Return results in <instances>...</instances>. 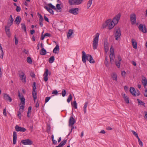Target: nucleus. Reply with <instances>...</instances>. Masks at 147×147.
Wrapping results in <instances>:
<instances>
[{
    "label": "nucleus",
    "mask_w": 147,
    "mask_h": 147,
    "mask_svg": "<svg viewBox=\"0 0 147 147\" xmlns=\"http://www.w3.org/2000/svg\"><path fill=\"white\" fill-rule=\"evenodd\" d=\"M51 36V34L49 33H46L44 34V36Z\"/></svg>",
    "instance_id": "338daca9"
},
{
    "label": "nucleus",
    "mask_w": 147,
    "mask_h": 147,
    "mask_svg": "<svg viewBox=\"0 0 147 147\" xmlns=\"http://www.w3.org/2000/svg\"><path fill=\"white\" fill-rule=\"evenodd\" d=\"M131 131L132 133L137 138V139L139 138V137L138 134L135 131H134L131 130Z\"/></svg>",
    "instance_id": "37998d69"
},
{
    "label": "nucleus",
    "mask_w": 147,
    "mask_h": 147,
    "mask_svg": "<svg viewBox=\"0 0 147 147\" xmlns=\"http://www.w3.org/2000/svg\"><path fill=\"white\" fill-rule=\"evenodd\" d=\"M30 75L32 78H34L35 77V75L34 73L32 72H30Z\"/></svg>",
    "instance_id": "3c124183"
},
{
    "label": "nucleus",
    "mask_w": 147,
    "mask_h": 147,
    "mask_svg": "<svg viewBox=\"0 0 147 147\" xmlns=\"http://www.w3.org/2000/svg\"><path fill=\"white\" fill-rule=\"evenodd\" d=\"M59 47L58 45H57L54 48L53 50V52L54 53H59Z\"/></svg>",
    "instance_id": "5701e85b"
},
{
    "label": "nucleus",
    "mask_w": 147,
    "mask_h": 147,
    "mask_svg": "<svg viewBox=\"0 0 147 147\" xmlns=\"http://www.w3.org/2000/svg\"><path fill=\"white\" fill-rule=\"evenodd\" d=\"M51 138L52 140V141L53 142V144H56L57 143V141L54 139V136L53 135H52L51 136Z\"/></svg>",
    "instance_id": "de8ad7c7"
},
{
    "label": "nucleus",
    "mask_w": 147,
    "mask_h": 147,
    "mask_svg": "<svg viewBox=\"0 0 147 147\" xmlns=\"http://www.w3.org/2000/svg\"><path fill=\"white\" fill-rule=\"evenodd\" d=\"M142 83L144 86V88H145L146 86L147 85V80L146 78L144 77V79H143L142 80Z\"/></svg>",
    "instance_id": "bb28decb"
},
{
    "label": "nucleus",
    "mask_w": 147,
    "mask_h": 147,
    "mask_svg": "<svg viewBox=\"0 0 147 147\" xmlns=\"http://www.w3.org/2000/svg\"><path fill=\"white\" fill-rule=\"evenodd\" d=\"M73 32V30H72L70 29L69 30L67 34V36L68 38L69 39V38L72 34Z\"/></svg>",
    "instance_id": "7c9ffc66"
},
{
    "label": "nucleus",
    "mask_w": 147,
    "mask_h": 147,
    "mask_svg": "<svg viewBox=\"0 0 147 147\" xmlns=\"http://www.w3.org/2000/svg\"><path fill=\"white\" fill-rule=\"evenodd\" d=\"M43 20H39V25L41 27H42L43 24L42 21Z\"/></svg>",
    "instance_id": "8fccbe9b"
},
{
    "label": "nucleus",
    "mask_w": 147,
    "mask_h": 147,
    "mask_svg": "<svg viewBox=\"0 0 147 147\" xmlns=\"http://www.w3.org/2000/svg\"><path fill=\"white\" fill-rule=\"evenodd\" d=\"M44 76V80L45 81L47 82L48 80V76Z\"/></svg>",
    "instance_id": "0e129e2a"
},
{
    "label": "nucleus",
    "mask_w": 147,
    "mask_h": 147,
    "mask_svg": "<svg viewBox=\"0 0 147 147\" xmlns=\"http://www.w3.org/2000/svg\"><path fill=\"white\" fill-rule=\"evenodd\" d=\"M54 57L53 56H52L49 58V63H51L54 62Z\"/></svg>",
    "instance_id": "c9c22d12"
},
{
    "label": "nucleus",
    "mask_w": 147,
    "mask_h": 147,
    "mask_svg": "<svg viewBox=\"0 0 147 147\" xmlns=\"http://www.w3.org/2000/svg\"><path fill=\"white\" fill-rule=\"evenodd\" d=\"M22 74L21 75V74H19L20 77L21 79L23 82H26V76L25 74L23 72H22Z\"/></svg>",
    "instance_id": "a211bd4d"
},
{
    "label": "nucleus",
    "mask_w": 147,
    "mask_h": 147,
    "mask_svg": "<svg viewBox=\"0 0 147 147\" xmlns=\"http://www.w3.org/2000/svg\"><path fill=\"white\" fill-rule=\"evenodd\" d=\"M32 97L34 102L37 98V92L36 91V83L35 82H33L32 85Z\"/></svg>",
    "instance_id": "423d86ee"
},
{
    "label": "nucleus",
    "mask_w": 147,
    "mask_h": 147,
    "mask_svg": "<svg viewBox=\"0 0 147 147\" xmlns=\"http://www.w3.org/2000/svg\"><path fill=\"white\" fill-rule=\"evenodd\" d=\"M121 16L120 14L119 13L113 19L112 21L115 24V25L118 22Z\"/></svg>",
    "instance_id": "ddd939ff"
},
{
    "label": "nucleus",
    "mask_w": 147,
    "mask_h": 147,
    "mask_svg": "<svg viewBox=\"0 0 147 147\" xmlns=\"http://www.w3.org/2000/svg\"><path fill=\"white\" fill-rule=\"evenodd\" d=\"M110 52V54L109 57L110 59L111 62V63L112 61L113 60V61L115 58L114 49L112 46H111V47Z\"/></svg>",
    "instance_id": "6e6552de"
},
{
    "label": "nucleus",
    "mask_w": 147,
    "mask_h": 147,
    "mask_svg": "<svg viewBox=\"0 0 147 147\" xmlns=\"http://www.w3.org/2000/svg\"><path fill=\"white\" fill-rule=\"evenodd\" d=\"M136 17L134 13H133L130 15V20L131 24L132 25L136 23Z\"/></svg>",
    "instance_id": "9b49d317"
},
{
    "label": "nucleus",
    "mask_w": 147,
    "mask_h": 147,
    "mask_svg": "<svg viewBox=\"0 0 147 147\" xmlns=\"http://www.w3.org/2000/svg\"><path fill=\"white\" fill-rule=\"evenodd\" d=\"M23 112H20L19 111H18V117H19V118L20 119H21V113H22Z\"/></svg>",
    "instance_id": "5fc2aeb1"
},
{
    "label": "nucleus",
    "mask_w": 147,
    "mask_h": 147,
    "mask_svg": "<svg viewBox=\"0 0 147 147\" xmlns=\"http://www.w3.org/2000/svg\"><path fill=\"white\" fill-rule=\"evenodd\" d=\"M21 20V18L20 16H18L16 17L15 20V22H16V24L18 25L20 23Z\"/></svg>",
    "instance_id": "393cba45"
},
{
    "label": "nucleus",
    "mask_w": 147,
    "mask_h": 147,
    "mask_svg": "<svg viewBox=\"0 0 147 147\" xmlns=\"http://www.w3.org/2000/svg\"><path fill=\"white\" fill-rule=\"evenodd\" d=\"M89 102L88 101L86 102L84 104V113H86V108L88 105Z\"/></svg>",
    "instance_id": "c756f323"
},
{
    "label": "nucleus",
    "mask_w": 147,
    "mask_h": 147,
    "mask_svg": "<svg viewBox=\"0 0 147 147\" xmlns=\"http://www.w3.org/2000/svg\"><path fill=\"white\" fill-rule=\"evenodd\" d=\"M115 31L114 37L115 40H117L120 38L121 35V32L120 28L119 27H115Z\"/></svg>",
    "instance_id": "39448f33"
},
{
    "label": "nucleus",
    "mask_w": 147,
    "mask_h": 147,
    "mask_svg": "<svg viewBox=\"0 0 147 147\" xmlns=\"http://www.w3.org/2000/svg\"><path fill=\"white\" fill-rule=\"evenodd\" d=\"M93 0H89L87 4V7L88 9H89L92 3V2Z\"/></svg>",
    "instance_id": "2f4dec72"
},
{
    "label": "nucleus",
    "mask_w": 147,
    "mask_h": 147,
    "mask_svg": "<svg viewBox=\"0 0 147 147\" xmlns=\"http://www.w3.org/2000/svg\"><path fill=\"white\" fill-rule=\"evenodd\" d=\"M44 18L45 20L46 21H47L48 22H49V20L45 16H44Z\"/></svg>",
    "instance_id": "774afa93"
},
{
    "label": "nucleus",
    "mask_w": 147,
    "mask_h": 147,
    "mask_svg": "<svg viewBox=\"0 0 147 147\" xmlns=\"http://www.w3.org/2000/svg\"><path fill=\"white\" fill-rule=\"evenodd\" d=\"M131 42L133 47L135 49L137 48V43L135 39L132 38L131 39Z\"/></svg>",
    "instance_id": "412c9836"
},
{
    "label": "nucleus",
    "mask_w": 147,
    "mask_h": 147,
    "mask_svg": "<svg viewBox=\"0 0 147 147\" xmlns=\"http://www.w3.org/2000/svg\"><path fill=\"white\" fill-rule=\"evenodd\" d=\"M17 138V133L16 131H14L13 134V144H15L16 143Z\"/></svg>",
    "instance_id": "6ab92c4d"
},
{
    "label": "nucleus",
    "mask_w": 147,
    "mask_h": 147,
    "mask_svg": "<svg viewBox=\"0 0 147 147\" xmlns=\"http://www.w3.org/2000/svg\"><path fill=\"white\" fill-rule=\"evenodd\" d=\"M104 48L105 52L107 53L108 51L109 48L108 43L107 42H104Z\"/></svg>",
    "instance_id": "4be33fe9"
},
{
    "label": "nucleus",
    "mask_w": 147,
    "mask_h": 147,
    "mask_svg": "<svg viewBox=\"0 0 147 147\" xmlns=\"http://www.w3.org/2000/svg\"><path fill=\"white\" fill-rule=\"evenodd\" d=\"M3 114L5 116H6V109H4L3 112Z\"/></svg>",
    "instance_id": "69168bd1"
},
{
    "label": "nucleus",
    "mask_w": 147,
    "mask_h": 147,
    "mask_svg": "<svg viewBox=\"0 0 147 147\" xmlns=\"http://www.w3.org/2000/svg\"><path fill=\"white\" fill-rule=\"evenodd\" d=\"M10 19L9 21H8L7 24H8L9 26H10L12 24L14 20L12 16L11 15H10Z\"/></svg>",
    "instance_id": "a878e982"
},
{
    "label": "nucleus",
    "mask_w": 147,
    "mask_h": 147,
    "mask_svg": "<svg viewBox=\"0 0 147 147\" xmlns=\"http://www.w3.org/2000/svg\"><path fill=\"white\" fill-rule=\"evenodd\" d=\"M22 98H20V99L21 100V103L23 105H25V99L24 97L23 96V95H22Z\"/></svg>",
    "instance_id": "f704fd0d"
},
{
    "label": "nucleus",
    "mask_w": 147,
    "mask_h": 147,
    "mask_svg": "<svg viewBox=\"0 0 147 147\" xmlns=\"http://www.w3.org/2000/svg\"><path fill=\"white\" fill-rule=\"evenodd\" d=\"M21 142L24 145H31L33 143L29 139L22 140Z\"/></svg>",
    "instance_id": "4468645a"
},
{
    "label": "nucleus",
    "mask_w": 147,
    "mask_h": 147,
    "mask_svg": "<svg viewBox=\"0 0 147 147\" xmlns=\"http://www.w3.org/2000/svg\"><path fill=\"white\" fill-rule=\"evenodd\" d=\"M137 100L138 101V102L139 105H144V103L143 102H142V101H141L138 99H137Z\"/></svg>",
    "instance_id": "ea45409f"
},
{
    "label": "nucleus",
    "mask_w": 147,
    "mask_h": 147,
    "mask_svg": "<svg viewBox=\"0 0 147 147\" xmlns=\"http://www.w3.org/2000/svg\"><path fill=\"white\" fill-rule=\"evenodd\" d=\"M24 108V107L23 105L20 106V109L18 111L23 112Z\"/></svg>",
    "instance_id": "c03bdc74"
},
{
    "label": "nucleus",
    "mask_w": 147,
    "mask_h": 147,
    "mask_svg": "<svg viewBox=\"0 0 147 147\" xmlns=\"http://www.w3.org/2000/svg\"><path fill=\"white\" fill-rule=\"evenodd\" d=\"M3 97L5 100L9 101L10 102L12 101V98L7 94H4Z\"/></svg>",
    "instance_id": "aec40b11"
},
{
    "label": "nucleus",
    "mask_w": 147,
    "mask_h": 147,
    "mask_svg": "<svg viewBox=\"0 0 147 147\" xmlns=\"http://www.w3.org/2000/svg\"><path fill=\"white\" fill-rule=\"evenodd\" d=\"M61 94L62 96L63 97H64L66 94V90L64 89H63L62 90Z\"/></svg>",
    "instance_id": "79ce46f5"
},
{
    "label": "nucleus",
    "mask_w": 147,
    "mask_h": 147,
    "mask_svg": "<svg viewBox=\"0 0 147 147\" xmlns=\"http://www.w3.org/2000/svg\"><path fill=\"white\" fill-rule=\"evenodd\" d=\"M52 94H55V95H57L58 94V92L56 90H55L53 91Z\"/></svg>",
    "instance_id": "e2e57ef3"
},
{
    "label": "nucleus",
    "mask_w": 147,
    "mask_h": 147,
    "mask_svg": "<svg viewBox=\"0 0 147 147\" xmlns=\"http://www.w3.org/2000/svg\"><path fill=\"white\" fill-rule=\"evenodd\" d=\"M111 76L112 78L115 81L117 80V76L116 74L115 73H113L111 74Z\"/></svg>",
    "instance_id": "b1692460"
},
{
    "label": "nucleus",
    "mask_w": 147,
    "mask_h": 147,
    "mask_svg": "<svg viewBox=\"0 0 147 147\" xmlns=\"http://www.w3.org/2000/svg\"><path fill=\"white\" fill-rule=\"evenodd\" d=\"M144 95L145 96L147 97V89L146 88H145V93Z\"/></svg>",
    "instance_id": "052dcab7"
},
{
    "label": "nucleus",
    "mask_w": 147,
    "mask_h": 147,
    "mask_svg": "<svg viewBox=\"0 0 147 147\" xmlns=\"http://www.w3.org/2000/svg\"><path fill=\"white\" fill-rule=\"evenodd\" d=\"M82 59L83 62L85 63L87 59L90 63H95L94 60L93 59L92 56L89 54H86L85 52L83 51L82 52Z\"/></svg>",
    "instance_id": "f257e3e1"
},
{
    "label": "nucleus",
    "mask_w": 147,
    "mask_h": 147,
    "mask_svg": "<svg viewBox=\"0 0 147 147\" xmlns=\"http://www.w3.org/2000/svg\"><path fill=\"white\" fill-rule=\"evenodd\" d=\"M75 123L76 121L74 117L72 116L71 117L69 121V126H70L71 125H73Z\"/></svg>",
    "instance_id": "f3484780"
},
{
    "label": "nucleus",
    "mask_w": 147,
    "mask_h": 147,
    "mask_svg": "<svg viewBox=\"0 0 147 147\" xmlns=\"http://www.w3.org/2000/svg\"><path fill=\"white\" fill-rule=\"evenodd\" d=\"M105 63L106 66H108V60L107 59V57H106L105 58Z\"/></svg>",
    "instance_id": "09e8293b"
},
{
    "label": "nucleus",
    "mask_w": 147,
    "mask_h": 147,
    "mask_svg": "<svg viewBox=\"0 0 147 147\" xmlns=\"http://www.w3.org/2000/svg\"><path fill=\"white\" fill-rule=\"evenodd\" d=\"M21 27L22 30H24V32H26V27L25 25L23 23H22L21 24Z\"/></svg>",
    "instance_id": "473e14b6"
},
{
    "label": "nucleus",
    "mask_w": 147,
    "mask_h": 147,
    "mask_svg": "<svg viewBox=\"0 0 147 147\" xmlns=\"http://www.w3.org/2000/svg\"><path fill=\"white\" fill-rule=\"evenodd\" d=\"M79 10L78 8H72L69 10V12L73 14L77 15L78 13Z\"/></svg>",
    "instance_id": "2eb2a0df"
},
{
    "label": "nucleus",
    "mask_w": 147,
    "mask_h": 147,
    "mask_svg": "<svg viewBox=\"0 0 147 147\" xmlns=\"http://www.w3.org/2000/svg\"><path fill=\"white\" fill-rule=\"evenodd\" d=\"M3 52L1 45L0 43V57L2 59L3 58Z\"/></svg>",
    "instance_id": "cd10ccee"
},
{
    "label": "nucleus",
    "mask_w": 147,
    "mask_h": 147,
    "mask_svg": "<svg viewBox=\"0 0 147 147\" xmlns=\"http://www.w3.org/2000/svg\"><path fill=\"white\" fill-rule=\"evenodd\" d=\"M121 58L120 55H118L117 56V59H116L115 61V63L118 68L120 67V65L121 64L120 61L121 60Z\"/></svg>",
    "instance_id": "9d476101"
},
{
    "label": "nucleus",
    "mask_w": 147,
    "mask_h": 147,
    "mask_svg": "<svg viewBox=\"0 0 147 147\" xmlns=\"http://www.w3.org/2000/svg\"><path fill=\"white\" fill-rule=\"evenodd\" d=\"M51 97H47L45 99V102H47L50 99Z\"/></svg>",
    "instance_id": "6e6d98bb"
},
{
    "label": "nucleus",
    "mask_w": 147,
    "mask_h": 147,
    "mask_svg": "<svg viewBox=\"0 0 147 147\" xmlns=\"http://www.w3.org/2000/svg\"><path fill=\"white\" fill-rule=\"evenodd\" d=\"M40 54L42 55H45L46 54L47 51L44 48H42L40 51Z\"/></svg>",
    "instance_id": "c85d7f7f"
},
{
    "label": "nucleus",
    "mask_w": 147,
    "mask_h": 147,
    "mask_svg": "<svg viewBox=\"0 0 147 147\" xmlns=\"http://www.w3.org/2000/svg\"><path fill=\"white\" fill-rule=\"evenodd\" d=\"M49 74V70L48 69H46L45 72L44 74V76H48Z\"/></svg>",
    "instance_id": "49530a36"
},
{
    "label": "nucleus",
    "mask_w": 147,
    "mask_h": 147,
    "mask_svg": "<svg viewBox=\"0 0 147 147\" xmlns=\"http://www.w3.org/2000/svg\"><path fill=\"white\" fill-rule=\"evenodd\" d=\"M67 142V140H64L61 142L59 144L60 147H61L63 146Z\"/></svg>",
    "instance_id": "e433bc0d"
},
{
    "label": "nucleus",
    "mask_w": 147,
    "mask_h": 147,
    "mask_svg": "<svg viewBox=\"0 0 147 147\" xmlns=\"http://www.w3.org/2000/svg\"><path fill=\"white\" fill-rule=\"evenodd\" d=\"M72 96L71 94L69 95V96L67 99V101L69 103L72 99Z\"/></svg>",
    "instance_id": "58836bf2"
},
{
    "label": "nucleus",
    "mask_w": 147,
    "mask_h": 147,
    "mask_svg": "<svg viewBox=\"0 0 147 147\" xmlns=\"http://www.w3.org/2000/svg\"><path fill=\"white\" fill-rule=\"evenodd\" d=\"M84 0H69L68 3L70 5H78L81 4Z\"/></svg>",
    "instance_id": "0eeeda50"
},
{
    "label": "nucleus",
    "mask_w": 147,
    "mask_h": 147,
    "mask_svg": "<svg viewBox=\"0 0 147 147\" xmlns=\"http://www.w3.org/2000/svg\"><path fill=\"white\" fill-rule=\"evenodd\" d=\"M129 91L130 93L134 96H138L140 94V91L138 90H137L136 91L135 88L133 87H131Z\"/></svg>",
    "instance_id": "1a4fd4ad"
},
{
    "label": "nucleus",
    "mask_w": 147,
    "mask_h": 147,
    "mask_svg": "<svg viewBox=\"0 0 147 147\" xmlns=\"http://www.w3.org/2000/svg\"><path fill=\"white\" fill-rule=\"evenodd\" d=\"M5 32H10V29L9 27L6 26L5 27Z\"/></svg>",
    "instance_id": "680f3d73"
},
{
    "label": "nucleus",
    "mask_w": 147,
    "mask_h": 147,
    "mask_svg": "<svg viewBox=\"0 0 147 147\" xmlns=\"http://www.w3.org/2000/svg\"><path fill=\"white\" fill-rule=\"evenodd\" d=\"M16 10L17 12H19L21 10V8L20 7L18 6H17Z\"/></svg>",
    "instance_id": "13d9d810"
},
{
    "label": "nucleus",
    "mask_w": 147,
    "mask_h": 147,
    "mask_svg": "<svg viewBox=\"0 0 147 147\" xmlns=\"http://www.w3.org/2000/svg\"><path fill=\"white\" fill-rule=\"evenodd\" d=\"M27 61L29 63H32V62L31 58L30 57H28L27 58Z\"/></svg>",
    "instance_id": "a19ab883"
},
{
    "label": "nucleus",
    "mask_w": 147,
    "mask_h": 147,
    "mask_svg": "<svg viewBox=\"0 0 147 147\" xmlns=\"http://www.w3.org/2000/svg\"><path fill=\"white\" fill-rule=\"evenodd\" d=\"M115 25L112 21L111 19H109L107 20L105 23L102 24V28H105L107 26H108V28L109 30H111L112 29Z\"/></svg>",
    "instance_id": "f03ea898"
},
{
    "label": "nucleus",
    "mask_w": 147,
    "mask_h": 147,
    "mask_svg": "<svg viewBox=\"0 0 147 147\" xmlns=\"http://www.w3.org/2000/svg\"><path fill=\"white\" fill-rule=\"evenodd\" d=\"M99 36V34L98 33H97L95 35V37L93 39L92 46L93 49L94 50L96 49L97 47Z\"/></svg>",
    "instance_id": "20e7f679"
},
{
    "label": "nucleus",
    "mask_w": 147,
    "mask_h": 147,
    "mask_svg": "<svg viewBox=\"0 0 147 147\" xmlns=\"http://www.w3.org/2000/svg\"><path fill=\"white\" fill-rule=\"evenodd\" d=\"M32 107L31 106L29 107L28 108V110L27 113L29 114L31 112Z\"/></svg>",
    "instance_id": "603ef678"
},
{
    "label": "nucleus",
    "mask_w": 147,
    "mask_h": 147,
    "mask_svg": "<svg viewBox=\"0 0 147 147\" xmlns=\"http://www.w3.org/2000/svg\"><path fill=\"white\" fill-rule=\"evenodd\" d=\"M15 129L17 131L24 132L26 131V129L23 127H19L18 125H16L15 127Z\"/></svg>",
    "instance_id": "dca6fc26"
},
{
    "label": "nucleus",
    "mask_w": 147,
    "mask_h": 147,
    "mask_svg": "<svg viewBox=\"0 0 147 147\" xmlns=\"http://www.w3.org/2000/svg\"><path fill=\"white\" fill-rule=\"evenodd\" d=\"M72 106L75 109H76L77 108V104L76 100H74L73 103H71Z\"/></svg>",
    "instance_id": "72a5a7b5"
},
{
    "label": "nucleus",
    "mask_w": 147,
    "mask_h": 147,
    "mask_svg": "<svg viewBox=\"0 0 147 147\" xmlns=\"http://www.w3.org/2000/svg\"><path fill=\"white\" fill-rule=\"evenodd\" d=\"M138 139V142H139V144L140 145L141 147H142L143 146V143L140 140V139L139 138Z\"/></svg>",
    "instance_id": "a18cd8bd"
},
{
    "label": "nucleus",
    "mask_w": 147,
    "mask_h": 147,
    "mask_svg": "<svg viewBox=\"0 0 147 147\" xmlns=\"http://www.w3.org/2000/svg\"><path fill=\"white\" fill-rule=\"evenodd\" d=\"M47 5L49 7H48L47 6H45L44 7V8L50 13H51L53 15H54V11L52 10V9L55 10H57V9L56 7L51 3L47 4Z\"/></svg>",
    "instance_id": "7ed1b4c3"
},
{
    "label": "nucleus",
    "mask_w": 147,
    "mask_h": 147,
    "mask_svg": "<svg viewBox=\"0 0 147 147\" xmlns=\"http://www.w3.org/2000/svg\"><path fill=\"white\" fill-rule=\"evenodd\" d=\"M56 9H57L58 10H59L61 9V7H60V4H57L56 5Z\"/></svg>",
    "instance_id": "864d4df0"
},
{
    "label": "nucleus",
    "mask_w": 147,
    "mask_h": 147,
    "mask_svg": "<svg viewBox=\"0 0 147 147\" xmlns=\"http://www.w3.org/2000/svg\"><path fill=\"white\" fill-rule=\"evenodd\" d=\"M123 98L125 101L126 103L128 104L129 103V98L127 96H126V97H125Z\"/></svg>",
    "instance_id": "4c0bfd02"
},
{
    "label": "nucleus",
    "mask_w": 147,
    "mask_h": 147,
    "mask_svg": "<svg viewBox=\"0 0 147 147\" xmlns=\"http://www.w3.org/2000/svg\"><path fill=\"white\" fill-rule=\"evenodd\" d=\"M138 28L139 30L143 32L146 33L147 32V30L145 25H143L142 24H140L138 27Z\"/></svg>",
    "instance_id": "f8f14e48"
},
{
    "label": "nucleus",
    "mask_w": 147,
    "mask_h": 147,
    "mask_svg": "<svg viewBox=\"0 0 147 147\" xmlns=\"http://www.w3.org/2000/svg\"><path fill=\"white\" fill-rule=\"evenodd\" d=\"M126 74V72L125 71H122L121 72V75L123 77L125 76Z\"/></svg>",
    "instance_id": "bf43d9fd"
},
{
    "label": "nucleus",
    "mask_w": 147,
    "mask_h": 147,
    "mask_svg": "<svg viewBox=\"0 0 147 147\" xmlns=\"http://www.w3.org/2000/svg\"><path fill=\"white\" fill-rule=\"evenodd\" d=\"M15 38V44L16 45H17L18 43V40L16 37V35L14 37Z\"/></svg>",
    "instance_id": "4d7b16f0"
}]
</instances>
